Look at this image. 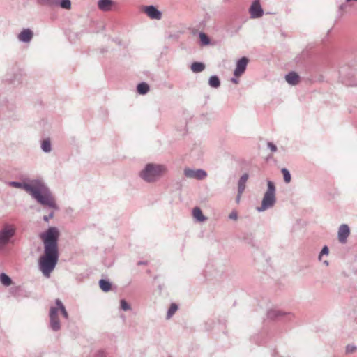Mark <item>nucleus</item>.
Masks as SVG:
<instances>
[{"mask_svg": "<svg viewBox=\"0 0 357 357\" xmlns=\"http://www.w3.org/2000/svg\"><path fill=\"white\" fill-rule=\"evenodd\" d=\"M59 236L60 231L56 227H50L39 235L43 243L44 252L39 258L38 266L45 276L49 277L58 263Z\"/></svg>", "mask_w": 357, "mask_h": 357, "instance_id": "1", "label": "nucleus"}, {"mask_svg": "<svg viewBox=\"0 0 357 357\" xmlns=\"http://www.w3.org/2000/svg\"><path fill=\"white\" fill-rule=\"evenodd\" d=\"M8 184L9 186L24 190L30 194L33 199L44 207H47L54 211L59 209L50 188L41 179H32L29 183L10 181Z\"/></svg>", "mask_w": 357, "mask_h": 357, "instance_id": "2", "label": "nucleus"}, {"mask_svg": "<svg viewBox=\"0 0 357 357\" xmlns=\"http://www.w3.org/2000/svg\"><path fill=\"white\" fill-rule=\"evenodd\" d=\"M338 72L340 82L348 86H357V59L342 65Z\"/></svg>", "mask_w": 357, "mask_h": 357, "instance_id": "3", "label": "nucleus"}, {"mask_svg": "<svg viewBox=\"0 0 357 357\" xmlns=\"http://www.w3.org/2000/svg\"><path fill=\"white\" fill-rule=\"evenodd\" d=\"M165 171L164 165L149 163L140 172L139 176L146 182L153 183L160 177Z\"/></svg>", "mask_w": 357, "mask_h": 357, "instance_id": "4", "label": "nucleus"}, {"mask_svg": "<svg viewBox=\"0 0 357 357\" xmlns=\"http://www.w3.org/2000/svg\"><path fill=\"white\" fill-rule=\"evenodd\" d=\"M275 191L276 189L274 183L271 181H268L267 190L264 193L261 204L257 208L258 212L265 211L275 205L276 202Z\"/></svg>", "mask_w": 357, "mask_h": 357, "instance_id": "5", "label": "nucleus"}, {"mask_svg": "<svg viewBox=\"0 0 357 357\" xmlns=\"http://www.w3.org/2000/svg\"><path fill=\"white\" fill-rule=\"evenodd\" d=\"M16 234V228L13 225L5 224L0 230V247L13 243V238Z\"/></svg>", "mask_w": 357, "mask_h": 357, "instance_id": "6", "label": "nucleus"}, {"mask_svg": "<svg viewBox=\"0 0 357 357\" xmlns=\"http://www.w3.org/2000/svg\"><path fill=\"white\" fill-rule=\"evenodd\" d=\"M183 174L188 178H195L199 181L204 179L207 176V173L202 169H193L186 167L183 170Z\"/></svg>", "mask_w": 357, "mask_h": 357, "instance_id": "7", "label": "nucleus"}, {"mask_svg": "<svg viewBox=\"0 0 357 357\" xmlns=\"http://www.w3.org/2000/svg\"><path fill=\"white\" fill-rule=\"evenodd\" d=\"M50 327L54 331H58L61 328V324L58 316V308L54 306L50 309Z\"/></svg>", "mask_w": 357, "mask_h": 357, "instance_id": "8", "label": "nucleus"}, {"mask_svg": "<svg viewBox=\"0 0 357 357\" xmlns=\"http://www.w3.org/2000/svg\"><path fill=\"white\" fill-rule=\"evenodd\" d=\"M249 13L252 19L259 18L264 15V10L261 6L259 0H255L249 8Z\"/></svg>", "mask_w": 357, "mask_h": 357, "instance_id": "9", "label": "nucleus"}, {"mask_svg": "<svg viewBox=\"0 0 357 357\" xmlns=\"http://www.w3.org/2000/svg\"><path fill=\"white\" fill-rule=\"evenodd\" d=\"M248 62L249 59L245 56H243L237 61L234 72V75L236 77L241 76L245 73Z\"/></svg>", "mask_w": 357, "mask_h": 357, "instance_id": "10", "label": "nucleus"}, {"mask_svg": "<svg viewBox=\"0 0 357 357\" xmlns=\"http://www.w3.org/2000/svg\"><path fill=\"white\" fill-rule=\"evenodd\" d=\"M350 234V228L347 224H342L337 231V238L340 243L344 244Z\"/></svg>", "mask_w": 357, "mask_h": 357, "instance_id": "11", "label": "nucleus"}, {"mask_svg": "<svg viewBox=\"0 0 357 357\" xmlns=\"http://www.w3.org/2000/svg\"><path fill=\"white\" fill-rule=\"evenodd\" d=\"M289 312H283L278 309H271L267 313V318L271 320H280L285 316L290 315Z\"/></svg>", "mask_w": 357, "mask_h": 357, "instance_id": "12", "label": "nucleus"}, {"mask_svg": "<svg viewBox=\"0 0 357 357\" xmlns=\"http://www.w3.org/2000/svg\"><path fill=\"white\" fill-rule=\"evenodd\" d=\"M144 10L151 19L160 20L162 17V13L154 6L151 5L145 6Z\"/></svg>", "mask_w": 357, "mask_h": 357, "instance_id": "13", "label": "nucleus"}, {"mask_svg": "<svg viewBox=\"0 0 357 357\" xmlns=\"http://www.w3.org/2000/svg\"><path fill=\"white\" fill-rule=\"evenodd\" d=\"M33 33L30 29H24L18 34V40L23 43H29L33 38Z\"/></svg>", "mask_w": 357, "mask_h": 357, "instance_id": "14", "label": "nucleus"}, {"mask_svg": "<svg viewBox=\"0 0 357 357\" xmlns=\"http://www.w3.org/2000/svg\"><path fill=\"white\" fill-rule=\"evenodd\" d=\"M115 2L112 0H99L98 1V8L104 12L112 10V8Z\"/></svg>", "mask_w": 357, "mask_h": 357, "instance_id": "15", "label": "nucleus"}, {"mask_svg": "<svg viewBox=\"0 0 357 357\" xmlns=\"http://www.w3.org/2000/svg\"><path fill=\"white\" fill-rule=\"evenodd\" d=\"M300 76L294 71L289 72L285 76L287 82L292 86L297 85L300 82Z\"/></svg>", "mask_w": 357, "mask_h": 357, "instance_id": "16", "label": "nucleus"}, {"mask_svg": "<svg viewBox=\"0 0 357 357\" xmlns=\"http://www.w3.org/2000/svg\"><path fill=\"white\" fill-rule=\"evenodd\" d=\"M248 174H243L238 180V190L240 193H243L245 188V184L248 179Z\"/></svg>", "mask_w": 357, "mask_h": 357, "instance_id": "17", "label": "nucleus"}, {"mask_svg": "<svg viewBox=\"0 0 357 357\" xmlns=\"http://www.w3.org/2000/svg\"><path fill=\"white\" fill-rule=\"evenodd\" d=\"M55 304L56 306H55L56 307L58 308V311L60 310L62 316L66 319H68V313L64 306V305L63 304V303L61 301L60 299L57 298L56 299L55 301Z\"/></svg>", "mask_w": 357, "mask_h": 357, "instance_id": "18", "label": "nucleus"}, {"mask_svg": "<svg viewBox=\"0 0 357 357\" xmlns=\"http://www.w3.org/2000/svg\"><path fill=\"white\" fill-rule=\"evenodd\" d=\"M192 214L194 218L199 222H203L207 219V218L203 215L202 210L199 207L193 208Z\"/></svg>", "mask_w": 357, "mask_h": 357, "instance_id": "19", "label": "nucleus"}, {"mask_svg": "<svg viewBox=\"0 0 357 357\" xmlns=\"http://www.w3.org/2000/svg\"><path fill=\"white\" fill-rule=\"evenodd\" d=\"M150 89L149 84L146 82H141L137 86V91L141 95L146 94Z\"/></svg>", "mask_w": 357, "mask_h": 357, "instance_id": "20", "label": "nucleus"}, {"mask_svg": "<svg viewBox=\"0 0 357 357\" xmlns=\"http://www.w3.org/2000/svg\"><path fill=\"white\" fill-rule=\"evenodd\" d=\"M41 149L45 153H50L52 151V144L50 138H46L41 142Z\"/></svg>", "mask_w": 357, "mask_h": 357, "instance_id": "21", "label": "nucleus"}, {"mask_svg": "<svg viewBox=\"0 0 357 357\" xmlns=\"http://www.w3.org/2000/svg\"><path fill=\"white\" fill-rule=\"evenodd\" d=\"M37 3L50 8L57 6V0H37Z\"/></svg>", "mask_w": 357, "mask_h": 357, "instance_id": "22", "label": "nucleus"}, {"mask_svg": "<svg viewBox=\"0 0 357 357\" xmlns=\"http://www.w3.org/2000/svg\"><path fill=\"white\" fill-rule=\"evenodd\" d=\"M190 68L193 73H200L204 70L205 65L202 62L195 61L192 63Z\"/></svg>", "mask_w": 357, "mask_h": 357, "instance_id": "23", "label": "nucleus"}, {"mask_svg": "<svg viewBox=\"0 0 357 357\" xmlns=\"http://www.w3.org/2000/svg\"><path fill=\"white\" fill-rule=\"evenodd\" d=\"M208 84L211 87L217 89L220 86V80L217 75H212L208 79Z\"/></svg>", "mask_w": 357, "mask_h": 357, "instance_id": "24", "label": "nucleus"}, {"mask_svg": "<svg viewBox=\"0 0 357 357\" xmlns=\"http://www.w3.org/2000/svg\"><path fill=\"white\" fill-rule=\"evenodd\" d=\"M100 288L105 292H107L111 289L112 284L109 280L101 279L99 281Z\"/></svg>", "mask_w": 357, "mask_h": 357, "instance_id": "25", "label": "nucleus"}, {"mask_svg": "<svg viewBox=\"0 0 357 357\" xmlns=\"http://www.w3.org/2000/svg\"><path fill=\"white\" fill-rule=\"evenodd\" d=\"M0 281L3 285L7 287L12 284L11 278L4 273L0 274Z\"/></svg>", "mask_w": 357, "mask_h": 357, "instance_id": "26", "label": "nucleus"}, {"mask_svg": "<svg viewBox=\"0 0 357 357\" xmlns=\"http://www.w3.org/2000/svg\"><path fill=\"white\" fill-rule=\"evenodd\" d=\"M57 6L68 10L71 8V1L70 0H57Z\"/></svg>", "mask_w": 357, "mask_h": 357, "instance_id": "27", "label": "nucleus"}, {"mask_svg": "<svg viewBox=\"0 0 357 357\" xmlns=\"http://www.w3.org/2000/svg\"><path fill=\"white\" fill-rule=\"evenodd\" d=\"M178 310V305L176 303H172L167 313V318L169 319Z\"/></svg>", "mask_w": 357, "mask_h": 357, "instance_id": "28", "label": "nucleus"}, {"mask_svg": "<svg viewBox=\"0 0 357 357\" xmlns=\"http://www.w3.org/2000/svg\"><path fill=\"white\" fill-rule=\"evenodd\" d=\"M281 172L283 174L284 182L289 183L291 179L289 171L287 168H282Z\"/></svg>", "mask_w": 357, "mask_h": 357, "instance_id": "29", "label": "nucleus"}, {"mask_svg": "<svg viewBox=\"0 0 357 357\" xmlns=\"http://www.w3.org/2000/svg\"><path fill=\"white\" fill-rule=\"evenodd\" d=\"M199 39L202 45H207L210 44V38L206 33L203 32L199 33Z\"/></svg>", "mask_w": 357, "mask_h": 357, "instance_id": "30", "label": "nucleus"}, {"mask_svg": "<svg viewBox=\"0 0 357 357\" xmlns=\"http://www.w3.org/2000/svg\"><path fill=\"white\" fill-rule=\"evenodd\" d=\"M120 303H121V308L123 311H127V310H130V305L126 300L121 299Z\"/></svg>", "mask_w": 357, "mask_h": 357, "instance_id": "31", "label": "nucleus"}, {"mask_svg": "<svg viewBox=\"0 0 357 357\" xmlns=\"http://www.w3.org/2000/svg\"><path fill=\"white\" fill-rule=\"evenodd\" d=\"M357 347L354 344H348L346 347V353L347 354H352L356 350Z\"/></svg>", "mask_w": 357, "mask_h": 357, "instance_id": "32", "label": "nucleus"}, {"mask_svg": "<svg viewBox=\"0 0 357 357\" xmlns=\"http://www.w3.org/2000/svg\"><path fill=\"white\" fill-rule=\"evenodd\" d=\"M267 146L268 149H270V150L272 151V152H275L277 151V146L275 144H274L273 142H268L267 144Z\"/></svg>", "mask_w": 357, "mask_h": 357, "instance_id": "33", "label": "nucleus"}, {"mask_svg": "<svg viewBox=\"0 0 357 357\" xmlns=\"http://www.w3.org/2000/svg\"><path fill=\"white\" fill-rule=\"evenodd\" d=\"M54 211H52L49 213V215L43 216V220L45 222H49L50 219H51L54 217Z\"/></svg>", "mask_w": 357, "mask_h": 357, "instance_id": "34", "label": "nucleus"}, {"mask_svg": "<svg viewBox=\"0 0 357 357\" xmlns=\"http://www.w3.org/2000/svg\"><path fill=\"white\" fill-rule=\"evenodd\" d=\"M229 218L231 220H236L238 219V213L236 211H233L229 215Z\"/></svg>", "mask_w": 357, "mask_h": 357, "instance_id": "35", "label": "nucleus"}, {"mask_svg": "<svg viewBox=\"0 0 357 357\" xmlns=\"http://www.w3.org/2000/svg\"><path fill=\"white\" fill-rule=\"evenodd\" d=\"M328 252H329L328 248L326 245L324 246L322 250H321V252H320V254H319V258L323 255H328Z\"/></svg>", "mask_w": 357, "mask_h": 357, "instance_id": "36", "label": "nucleus"}, {"mask_svg": "<svg viewBox=\"0 0 357 357\" xmlns=\"http://www.w3.org/2000/svg\"><path fill=\"white\" fill-rule=\"evenodd\" d=\"M96 357H106V353L104 350H99L96 353Z\"/></svg>", "mask_w": 357, "mask_h": 357, "instance_id": "37", "label": "nucleus"}, {"mask_svg": "<svg viewBox=\"0 0 357 357\" xmlns=\"http://www.w3.org/2000/svg\"><path fill=\"white\" fill-rule=\"evenodd\" d=\"M349 324H351V326L354 330H357V318H355V319L352 321H351Z\"/></svg>", "mask_w": 357, "mask_h": 357, "instance_id": "38", "label": "nucleus"}, {"mask_svg": "<svg viewBox=\"0 0 357 357\" xmlns=\"http://www.w3.org/2000/svg\"><path fill=\"white\" fill-rule=\"evenodd\" d=\"M241 195H242V193H240L239 191L238 190V195H237L236 198V203H239Z\"/></svg>", "mask_w": 357, "mask_h": 357, "instance_id": "39", "label": "nucleus"}, {"mask_svg": "<svg viewBox=\"0 0 357 357\" xmlns=\"http://www.w3.org/2000/svg\"><path fill=\"white\" fill-rule=\"evenodd\" d=\"M147 264V261H139L137 262V265L138 266H140V265H146Z\"/></svg>", "mask_w": 357, "mask_h": 357, "instance_id": "40", "label": "nucleus"}, {"mask_svg": "<svg viewBox=\"0 0 357 357\" xmlns=\"http://www.w3.org/2000/svg\"><path fill=\"white\" fill-rule=\"evenodd\" d=\"M231 81L233 82V83H235V84H238V79L237 78H235V77H232L231 79Z\"/></svg>", "mask_w": 357, "mask_h": 357, "instance_id": "41", "label": "nucleus"}, {"mask_svg": "<svg viewBox=\"0 0 357 357\" xmlns=\"http://www.w3.org/2000/svg\"><path fill=\"white\" fill-rule=\"evenodd\" d=\"M345 7H346L345 4H342V5L340 6V10H343V9H344Z\"/></svg>", "mask_w": 357, "mask_h": 357, "instance_id": "42", "label": "nucleus"}, {"mask_svg": "<svg viewBox=\"0 0 357 357\" xmlns=\"http://www.w3.org/2000/svg\"><path fill=\"white\" fill-rule=\"evenodd\" d=\"M346 2H350V1H357V0H345Z\"/></svg>", "mask_w": 357, "mask_h": 357, "instance_id": "43", "label": "nucleus"}]
</instances>
